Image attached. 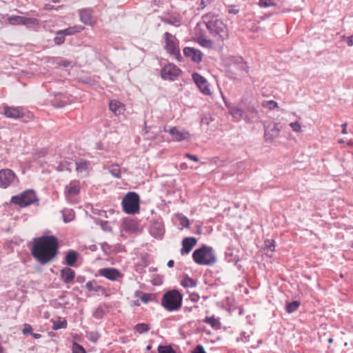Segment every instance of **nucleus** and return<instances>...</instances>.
Masks as SVG:
<instances>
[{
    "label": "nucleus",
    "instance_id": "nucleus-1",
    "mask_svg": "<svg viewBox=\"0 0 353 353\" xmlns=\"http://www.w3.org/2000/svg\"><path fill=\"white\" fill-rule=\"evenodd\" d=\"M58 248L59 242L56 236H41L33 240L31 253L40 264H46L57 256Z\"/></svg>",
    "mask_w": 353,
    "mask_h": 353
},
{
    "label": "nucleus",
    "instance_id": "nucleus-2",
    "mask_svg": "<svg viewBox=\"0 0 353 353\" xmlns=\"http://www.w3.org/2000/svg\"><path fill=\"white\" fill-rule=\"evenodd\" d=\"M203 20L210 34L218 41H223L228 38V28L217 16L207 14L203 16Z\"/></svg>",
    "mask_w": 353,
    "mask_h": 353
},
{
    "label": "nucleus",
    "instance_id": "nucleus-3",
    "mask_svg": "<svg viewBox=\"0 0 353 353\" xmlns=\"http://www.w3.org/2000/svg\"><path fill=\"white\" fill-rule=\"evenodd\" d=\"M192 258L194 262L200 265H211L216 261L213 249L205 245L195 250Z\"/></svg>",
    "mask_w": 353,
    "mask_h": 353
},
{
    "label": "nucleus",
    "instance_id": "nucleus-4",
    "mask_svg": "<svg viewBox=\"0 0 353 353\" xmlns=\"http://www.w3.org/2000/svg\"><path fill=\"white\" fill-rule=\"evenodd\" d=\"M182 295L176 290L166 292L161 299V305L168 311H176L181 308Z\"/></svg>",
    "mask_w": 353,
    "mask_h": 353
},
{
    "label": "nucleus",
    "instance_id": "nucleus-5",
    "mask_svg": "<svg viewBox=\"0 0 353 353\" xmlns=\"http://www.w3.org/2000/svg\"><path fill=\"white\" fill-rule=\"evenodd\" d=\"M140 197L137 192H129L122 199L123 210L128 214H134L139 212Z\"/></svg>",
    "mask_w": 353,
    "mask_h": 353
},
{
    "label": "nucleus",
    "instance_id": "nucleus-6",
    "mask_svg": "<svg viewBox=\"0 0 353 353\" xmlns=\"http://www.w3.org/2000/svg\"><path fill=\"white\" fill-rule=\"evenodd\" d=\"M35 192L32 190H28L19 194L13 196L11 202L21 208L28 206L37 201Z\"/></svg>",
    "mask_w": 353,
    "mask_h": 353
},
{
    "label": "nucleus",
    "instance_id": "nucleus-7",
    "mask_svg": "<svg viewBox=\"0 0 353 353\" xmlns=\"http://www.w3.org/2000/svg\"><path fill=\"white\" fill-rule=\"evenodd\" d=\"M165 49L169 54L173 55L176 59L180 57V50L179 48V41L175 36L166 32L164 34Z\"/></svg>",
    "mask_w": 353,
    "mask_h": 353
},
{
    "label": "nucleus",
    "instance_id": "nucleus-8",
    "mask_svg": "<svg viewBox=\"0 0 353 353\" xmlns=\"http://www.w3.org/2000/svg\"><path fill=\"white\" fill-rule=\"evenodd\" d=\"M181 73V70L173 63L165 65L161 70V77L167 81L175 80Z\"/></svg>",
    "mask_w": 353,
    "mask_h": 353
},
{
    "label": "nucleus",
    "instance_id": "nucleus-9",
    "mask_svg": "<svg viewBox=\"0 0 353 353\" xmlns=\"http://www.w3.org/2000/svg\"><path fill=\"white\" fill-rule=\"evenodd\" d=\"M16 180L17 176L10 169L5 168L0 170V188L6 189L11 185Z\"/></svg>",
    "mask_w": 353,
    "mask_h": 353
},
{
    "label": "nucleus",
    "instance_id": "nucleus-10",
    "mask_svg": "<svg viewBox=\"0 0 353 353\" xmlns=\"http://www.w3.org/2000/svg\"><path fill=\"white\" fill-rule=\"evenodd\" d=\"M100 276H104L108 280L114 281L123 277L121 272L113 268H102L99 270Z\"/></svg>",
    "mask_w": 353,
    "mask_h": 353
},
{
    "label": "nucleus",
    "instance_id": "nucleus-11",
    "mask_svg": "<svg viewBox=\"0 0 353 353\" xmlns=\"http://www.w3.org/2000/svg\"><path fill=\"white\" fill-rule=\"evenodd\" d=\"M81 186L79 181H72L66 185L64 190L65 196L68 199H71L79 194Z\"/></svg>",
    "mask_w": 353,
    "mask_h": 353
},
{
    "label": "nucleus",
    "instance_id": "nucleus-12",
    "mask_svg": "<svg viewBox=\"0 0 353 353\" xmlns=\"http://www.w3.org/2000/svg\"><path fill=\"white\" fill-rule=\"evenodd\" d=\"M192 79L200 90L205 94H210V89L207 80L198 73L192 74Z\"/></svg>",
    "mask_w": 353,
    "mask_h": 353
},
{
    "label": "nucleus",
    "instance_id": "nucleus-13",
    "mask_svg": "<svg viewBox=\"0 0 353 353\" xmlns=\"http://www.w3.org/2000/svg\"><path fill=\"white\" fill-rule=\"evenodd\" d=\"M75 272L69 267L63 268L60 271V277L63 283L70 285L74 283Z\"/></svg>",
    "mask_w": 353,
    "mask_h": 353
},
{
    "label": "nucleus",
    "instance_id": "nucleus-14",
    "mask_svg": "<svg viewBox=\"0 0 353 353\" xmlns=\"http://www.w3.org/2000/svg\"><path fill=\"white\" fill-rule=\"evenodd\" d=\"M174 141H181L186 140L190 137V133L185 130H180L176 127H173L168 130Z\"/></svg>",
    "mask_w": 353,
    "mask_h": 353
},
{
    "label": "nucleus",
    "instance_id": "nucleus-15",
    "mask_svg": "<svg viewBox=\"0 0 353 353\" xmlns=\"http://www.w3.org/2000/svg\"><path fill=\"white\" fill-rule=\"evenodd\" d=\"M4 115L8 118L11 119H20L24 116L23 110L21 107H9L5 106L4 108Z\"/></svg>",
    "mask_w": 353,
    "mask_h": 353
},
{
    "label": "nucleus",
    "instance_id": "nucleus-16",
    "mask_svg": "<svg viewBox=\"0 0 353 353\" xmlns=\"http://www.w3.org/2000/svg\"><path fill=\"white\" fill-rule=\"evenodd\" d=\"M109 110L115 115L120 116L124 114L126 108L125 105L119 101L112 99L108 104Z\"/></svg>",
    "mask_w": 353,
    "mask_h": 353
},
{
    "label": "nucleus",
    "instance_id": "nucleus-17",
    "mask_svg": "<svg viewBox=\"0 0 353 353\" xmlns=\"http://www.w3.org/2000/svg\"><path fill=\"white\" fill-rule=\"evenodd\" d=\"M183 53L186 57L190 58L195 63H200L202 61V53L199 50L185 47L183 49Z\"/></svg>",
    "mask_w": 353,
    "mask_h": 353
},
{
    "label": "nucleus",
    "instance_id": "nucleus-18",
    "mask_svg": "<svg viewBox=\"0 0 353 353\" xmlns=\"http://www.w3.org/2000/svg\"><path fill=\"white\" fill-rule=\"evenodd\" d=\"M197 240L195 237H185L181 242L182 248L181 254H189L192 248L196 245Z\"/></svg>",
    "mask_w": 353,
    "mask_h": 353
},
{
    "label": "nucleus",
    "instance_id": "nucleus-19",
    "mask_svg": "<svg viewBox=\"0 0 353 353\" xmlns=\"http://www.w3.org/2000/svg\"><path fill=\"white\" fill-rule=\"evenodd\" d=\"M80 19L85 25H93L95 20L92 17V12L90 10H83L80 12Z\"/></svg>",
    "mask_w": 353,
    "mask_h": 353
},
{
    "label": "nucleus",
    "instance_id": "nucleus-20",
    "mask_svg": "<svg viewBox=\"0 0 353 353\" xmlns=\"http://www.w3.org/2000/svg\"><path fill=\"white\" fill-rule=\"evenodd\" d=\"M164 232V228L162 223L155 222L150 228V233L156 238L161 237Z\"/></svg>",
    "mask_w": 353,
    "mask_h": 353
},
{
    "label": "nucleus",
    "instance_id": "nucleus-21",
    "mask_svg": "<svg viewBox=\"0 0 353 353\" xmlns=\"http://www.w3.org/2000/svg\"><path fill=\"white\" fill-rule=\"evenodd\" d=\"M78 258V253L74 250H70L65 255V263L68 266H74Z\"/></svg>",
    "mask_w": 353,
    "mask_h": 353
},
{
    "label": "nucleus",
    "instance_id": "nucleus-22",
    "mask_svg": "<svg viewBox=\"0 0 353 353\" xmlns=\"http://www.w3.org/2000/svg\"><path fill=\"white\" fill-rule=\"evenodd\" d=\"M83 29L84 28L81 26H75L73 27L65 28L64 30H59V34H63L65 36L72 35L75 33L81 32Z\"/></svg>",
    "mask_w": 353,
    "mask_h": 353
},
{
    "label": "nucleus",
    "instance_id": "nucleus-23",
    "mask_svg": "<svg viewBox=\"0 0 353 353\" xmlns=\"http://www.w3.org/2000/svg\"><path fill=\"white\" fill-rule=\"evenodd\" d=\"M197 281L188 276H183L181 280V285L184 288H194L196 286Z\"/></svg>",
    "mask_w": 353,
    "mask_h": 353
},
{
    "label": "nucleus",
    "instance_id": "nucleus-24",
    "mask_svg": "<svg viewBox=\"0 0 353 353\" xmlns=\"http://www.w3.org/2000/svg\"><path fill=\"white\" fill-rule=\"evenodd\" d=\"M229 112L236 121H240L243 117V110L237 107H230L229 108Z\"/></svg>",
    "mask_w": 353,
    "mask_h": 353
},
{
    "label": "nucleus",
    "instance_id": "nucleus-25",
    "mask_svg": "<svg viewBox=\"0 0 353 353\" xmlns=\"http://www.w3.org/2000/svg\"><path fill=\"white\" fill-rule=\"evenodd\" d=\"M109 172L112 176L117 179H120L121 177V171L120 166L117 163L112 164L110 165L109 168Z\"/></svg>",
    "mask_w": 353,
    "mask_h": 353
},
{
    "label": "nucleus",
    "instance_id": "nucleus-26",
    "mask_svg": "<svg viewBox=\"0 0 353 353\" xmlns=\"http://www.w3.org/2000/svg\"><path fill=\"white\" fill-rule=\"evenodd\" d=\"M201 46L208 48H212V41L202 37H197L194 39Z\"/></svg>",
    "mask_w": 353,
    "mask_h": 353
},
{
    "label": "nucleus",
    "instance_id": "nucleus-27",
    "mask_svg": "<svg viewBox=\"0 0 353 353\" xmlns=\"http://www.w3.org/2000/svg\"><path fill=\"white\" fill-rule=\"evenodd\" d=\"M89 163L86 161H79L76 162V170L78 173H83L88 171Z\"/></svg>",
    "mask_w": 353,
    "mask_h": 353
},
{
    "label": "nucleus",
    "instance_id": "nucleus-28",
    "mask_svg": "<svg viewBox=\"0 0 353 353\" xmlns=\"http://www.w3.org/2000/svg\"><path fill=\"white\" fill-rule=\"evenodd\" d=\"M8 23L12 26H18L23 24V17L12 15L8 18Z\"/></svg>",
    "mask_w": 353,
    "mask_h": 353
},
{
    "label": "nucleus",
    "instance_id": "nucleus-29",
    "mask_svg": "<svg viewBox=\"0 0 353 353\" xmlns=\"http://www.w3.org/2000/svg\"><path fill=\"white\" fill-rule=\"evenodd\" d=\"M279 132L280 130L277 127V124H274L272 129H271L270 132L265 131V137L266 138V139L272 140L274 137H277Z\"/></svg>",
    "mask_w": 353,
    "mask_h": 353
},
{
    "label": "nucleus",
    "instance_id": "nucleus-30",
    "mask_svg": "<svg viewBox=\"0 0 353 353\" xmlns=\"http://www.w3.org/2000/svg\"><path fill=\"white\" fill-rule=\"evenodd\" d=\"M125 229L130 232L136 233L139 231L137 223L134 221H129L125 223Z\"/></svg>",
    "mask_w": 353,
    "mask_h": 353
},
{
    "label": "nucleus",
    "instance_id": "nucleus-31",
    "mask_svg": "<svg viewBox=\"0 0 353 353\" xmlns=\"http://www.w3.org/2000/svg\"><path fill=\"white\" fill-rule=\"evenodd\" d=\"M261 105L264 108H266V109H268L270 110H272L275 108H278L279 106H278V103L273 101V100H270V101H263L261 103Z\"/></svg>",
    "mask_w": 353,
    "mask_h": 353
},
{
    "label": "nucleus",
    "instance_id": "nucleus-32",
    "mask_svg": "<svg viewBox=\"0 0 353 353\" xmlns=\"http://www.w3.org/2000/svg\"><path fill=\"white\" fill-rule=\"evenodd\" d=\"M135 330L139 334L147 332L150 329V325L146 323H138L134 327Z\"/></svg>",
    "mask_w": 353,
    "mask_h": 353
},
{
    "label": "nucleus",
    "instance_id": "nucleus-33",
    "mask_svg": "<svg viewBox=\"0 0 353 353\" xmlns=\"http://www.w3.org/2000/svg\"><path fill=\"white\" fill-rule=\"evenodd\" d=\"M67 327L66 320H58L53 322L52 329L57 330L61 328H65Z\"/></svg>",
    "mask_w": 353,
    "mask_h": 353
},
{
    "label": "nucleus",
    "instance_id": "nucleus-34",
    "mask_svg": "<svg viewBox=\"0 0 353 353\" xmlns=\"http://www.w3.org/2000/svg\"><path fill=\"white\" fill-rule=\"evenodd\" d=\"M23 24L24 26H26L27 27H31L37 26L39 24V21L37 19L34 18H28L23 17Z\"/></svg>",
    "mask_w": 353,
    "mask_h": 353
},
{
    "label": "nucleus",
    "instance_id": "nucleus-35",
    "mask_svg": "<svg viewBox=\"0 0 353 353\" xmlns=\"http://www.w3.org/2000/svg\"><path fill=\"white\" fill-rule=\"evenodd\" d=\"M300 305V303L299 301H292L286 305V310L288 313H292L294 311H296L299 306Z\"/></svg>",
    "mask_w": 353,
    "mask_h": 353
},
{
    "label": "nucleus",
    "instance_id": "nucleus-36",
    "mask_svg": "<svg viewBox=\"0 0 353 353\" xmlns=\"http://www.w3.org/2000/svg\"><path fill=\"white\" fill-rule=\"evenodd\" d=\"M204 322L210 325L213 327H218L220 324L219 321L216 319L214 316H207L205 319Z\"/></svg>",
    "mask_w": 353,
    "mask_h": 353
},
{
    "label": "nucleus",
    "instance_id": "nucleus-37",
    "mask_svg": "<svg viewBox=\"0 0 353 353\" xmlns=\"http://www.w3.org/2000/svg\"><path fill=\"white\" fill-rule=\"evenodd\" d=\"M290 126L294 132L301 133L303 132L301 123L299 121L290 123Z\"/></svg>",
    "mask_w": 353,
    "mask_h": 353
},
{
    "label": "nucleus",
    "instance_id": "nucleus-38",
    "mask_svg": "<svg viewBox=\"0 0 353 353\" xmlns=\"http://www.w3.org/2000/svg\"><path fill=\"white\" fill-rule=\"evenodd\" d=\"M72 350V353H86L84 347L76 342L73 343Z\"/></svg>",
    "mask_w": 353,
    "mask_h": 353
},
{
    "label": "nucleus",
    "instance_id": "nucleus-39",
    "mask_svg": "<svg viewBox=\"0 0 353 353\" xmlns=\"http://www.w3.org/2000/svg\"><path fill=\"white\" fill-rule=\"evenodd\" d=\"M259 5L261 8H268L274 6L275 3L274 0H259Z\"/></svg>",
    "mask_w": 353,
    "mask_h": 353
},
{
    "label": "nucleus",
    "instance_id": "nucleus-40",
    "mask_svg": "<svg viewBox=\"0 0 353 353\" xmlns=\"http://www.w3.org/2000/svg\"><path fill=\"white\" fill-rule=\"evenodd\" d=\"M159 353H175L174 350L170 346L160 345L158 347Z\"/></svg>",
    "mask_w": 353,
    "mask_h": 353
},
{
    "label": "nucleus",
    "instance_id": "nucleus-41",
    "mask_svg": "<svg viewBox=\"0 0 353 353\" xmlns=\"http://www.w3.org/2000/svg\"><path fill=\"white\" fill-rule=\"evenodd\" d=\"M54 41L57 45L62 44L65 41V35L63 34H59V31H58L56 34V37H54Z\"/></svg>",
    "mask_w": 353,
    "mask_h": 353
},
{
    "label": "nucleus",
    "instance_id": "nucleus-42",
    "mask_svg": "<svg viewBox=\"0 0 353 353\" xmlns=\"http://www.w3.org/2000/svg\"><path fill=\"white\" fill-rule=\"evenodd\" d=\"M265 248L271 251H274L275 248V242L274 240L268 239L264 243Z\"/></svg>",
    "mask_w": 353,
    "mask_h": 353
},
{
    "label": "nucleus",
    "instance_id": "nucleus-43",
    "mask_svg": "<svg viewBox=\"0 0 353 353\" xmlns=\"http://www.w3.org/2000/svg\"><path fill=\"white\" fill-rule=\"evenodd\" d=\"M153 295L152 294L145 293L141 296V300L144 303H148L152 300Z\"/></svg>",
    "mask_w": 353,
    "mask_h": 353
},
{
    "label": "nucleus",
    "instance_id": "nucleus-44",
    "mask_svg": "<svg viewBox=\"0 0 353 353\" xmlns=\"http://www.w3.org/2000/svg\"><path fill=\"white\" fill-rule=\"evenodd\" d=\"M104 312L102 308L97 307L93 312V316L96 319H101L103 316Z\"/></svg>",
    "mask_w": 353,
    "mask_h": 353
},
{
    "label": "nucleus",
    "instance_id": "nucleus-45",
    "mask_svg": "<svg viewBox=\"0 0 353 353\" xmlns=\"http://www.w3.org/2000/svg\"><path fill=\"white\" fill-rule=\"evenodd\" d=\"M32 327L30 325L25 324L23 325V329L22 330V332L23 334H32Z\"/></svg>",
    "mask_w": 353,
    "mask_h": 353
},
{
    "label": "nucleus",
    "instance_id": "nucleus-46",
    "mask_svg": "<svg viewBox=\"0 0 353 353\" xmlns=\"http://www.w3.org/2000/svg\"><path fill=\"white\" fill-rule=\"evenodd\" d=\"M239 12V9L235 6H230L228 8V12L230 14H236Z\"/></svg>",
    "mask_w": 353,
    "mask_h": 353
},
{
    "label": "nucleus",
    "instance_id": "nucleus-47",
    "mask_svg": "<svg viewBox=\"0 0 353 353\" xmlns=\"http://www.w3.org/2000/svg\"><path fill=\"white\" fill-rule=\"evenodd\" d=\"M190 299L192 302H197L200 299V296L196 293H192L190 295Z\"/></svg>",
    "mask_w": 353,
    "mask_h": 353
},
{
    "label": "nucleus",
    "instance_id": "nucleus-48",
    "mask_svg": "<svg viewBox=\"0 0 353 353\" xmlns=\"http://www.w3.org/2000/svg\"><path fill=\"white\" fill-rule=\"evenodd\" d=\"M185 157L192 161H194L195 162H198L199 161V158L196 156V155H193V154H190L189 153H186L185 154Z\"/></svg>",
    "mask_w": 353,
    "mask_h": 353
},
{
    "label": "nucleus",
    "instance_id": "nucleus-49",
    "mask_svg": "<svg viewBox=\"0 0 353 353\" xmlns=\"http://www.w3.org/2000/svg\"><path fill=\"white\" fill-rule=\"evenodd\" d=\"M192 353H205V352L203 347L201 345H199Z\"/></svg>",
    "mask_w": 353,
    "mask_h": 353
},
{
    "label": "nucleus",
    "instance_id": "nucleus-50",
    "mask_svg": "<svg viewBox=\"0 0 353 353\" xmlns=\"http://www.w3.org/2000/svg\"><path fill=\"white\" fill-rule=\"evenodd\" d=\"M59 64L63 67H68L71 65V62L68 60H61Z\"/></svg>",
    "mask_w": 353,
    "mask_h": 353
},
{
    "label": "nucleus",
    "instance_id": "nucleus-51",
    "mask_svg": "<svg viewBox=\"0 0 353 353\" xmlns=\"http://www.w3.org/2000/svg\"><path fill=\"white\" fill-rule=\"evenodd\" d=\"M347 43L349 46H353V35H351L347 38Z\"/></svg>",
    "mask_w": 353,
    "mask_h": 353
},
{
    "label": "nucleus",
    "instance_id": "nucleus-52",
    "mask_svg": "<svg viewBox=\"0 0 353 353\" xmlns=\"http://www.w3.org/2000/svg\"><path fill=\"white\" fill-rule=\"evenodd\" d=\"M342 133L343 134H347V123H343L342 124Z\"/></svg>",
    "mask_w": 353,
    "mask_h": 353
},
{
    "label": "nucleus",
    "instance_id": "nucleus-53",
    "mask_svg": "<svg viewBox=\"0 0 353 353\" xmlns=\"http://www.w3.org/2000/svg\"><path fill=\"white\" fill-rule=\"evenodd\" d=\"M32 335L34 339H40L41 336V335L40 334H37V333H32Z\"/></svg>",
    "mask_w": 353,
    "mask_h": 353
},
{
    "label": "nucleus",
    "instance_id": "nucleus-54",
    "mask_svg": "<svg viewBox=\"0 0 353 353\" xmlns=\"http://www.w3.org/2000/svg\"><path fill=\"white\" fill-rule=\"evenodd\" d=\"M167 265H168V266L169 268H172V267H173V265H174V261H172V260H170V261L168 262V264H167Z\"/></svg>",
    "mask_w": 353,
    "mask_h": 353
},
{
    "label": "nucleus",
    "instance_id": "nucleus-55",
    "mask_svg": "<svg viewBox=\"0 0 353 353\" xmlns=\"http://www.w3.org/2000/svg\"><path fill=\"white\" fill-rule=\"evenodd\" d=\"M72 219H73V215L72 216V217H70V218H69V219H66V218L64 216V221H65V222L70 221Z\"/></svg>",
    "mask_w": 353,
    "mask_h": 353
},
{
    "label": "nucleus",
    "instance_id": "nucleus-56",
    "mask_svg": "<svg viewBox=\"0 0 353 353\" xmlns=\"http://www.w3.org/2000/svg\"><path fill=\"white\" fill-rule=\"evenodd\" d=\"M134 305H136V306H139L140 305L139 301H135L134 302Z\"/></svg>",
    "mask_w": 353,
    "mask_h": 353
},
{
    "label": "nucleus",
    "instance_id": "nucleus-57",
    "mask_svg": "<svg viewBox=\"0 0 353 353\" xmlns=\"http://www.w3.org/2000/svg\"><path fill=\"white\" fill-rule=\"evenodd\" d=\"M0 353H3V348L1 345H0Z\"/></svg>",
    "mask_w": 353,
    "mask_h": 353
},
{
    "label": "nucleus",
    "instance_id": "nucleus-58",
    "mask_svg": "<svg viewBox=\"0 0 353 353\" xmlns=\"http://www.w3.org/2000/svg\"><path fill=\"white\" fill-rule=\"evenodd\" d=\"M181 168L183 169V168H186V165L185 164H181Z\"/></svg>",
    "mask_w": 353,
    "mask_h": 353
},
{
    "label": "nucleus",
    "instance_id": "nucleus-59",
    "mask_svg": "<svg viewBox=\"0 0 353 353\" xmlns=\"http://www.w3.org/2000/svg\"><path fill=\"white\" fill-rule=\"evenodd\" d=\"M187 224H188V220L187 219H185Z\"/></svg>",
    "mask_w": 353,
    "mask_h": 353
},
{
    "label": "nucleus",
    "instance_id": "nucleus-60",
    "mask_svg": "<svg viewBox=\"0 0 353 353\" xmlns=\"http://www.w3.org/2000/svg\"><path fill=\"white\" fill-rule=\"evenodd\" d=\"M339 142L341 143H343V140H339Z\"/></svg>",
    "mask_w": 353,
    "mask_h": 353
},
{
    "label": "nucleus",
    "instance_id": "nucleus-61",
    "mask_svg": "<svg viewBox=\"0 0 353 353\" xmlns=\"http://www.w3.org/2000/svg\"><path fill=\"white\" fill-rule=\"evenodd\" d=\"M90 284V283H88L86 284V285L88 287Z\"/></svg>",
    "mask_w": 353,
    "mask_h": 353
}]
</instances>
